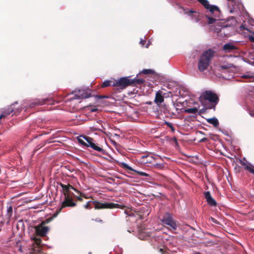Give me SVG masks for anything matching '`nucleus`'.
<instances>
[{"label":"nucleus","instance_id":"39448f33","mask_svg":"<svg viewBox=\"0 0 254 254\" xmlns=\"http://www.w3.org/2000/svg\"><path fill=\"white\" fill-rule=\"evenodd\" d=\"M161 221L166 227L174 231L177 229V224L169 212H166L161 218Z\"/></svg>","mask_w":254,"mask_h":254},{"label":"nucleus","instance_id":"2f4dec72","mask_svg":"<svg viewBox=\"0 0 254 254\" xmlns=\"http://www.w3.org/2000/svg\"><path fill=\"white\" fill-rule=\"evenodd\" d=\"M210 220H211V222H212L213 223H214L215 224L218 225L219 224V221H218L216 219H215L212 217H211Z\"/></svg>","mask_w":254,"mask_h":254},{"label":"nucleus","instance_id":"bb28decb","mask_svg":"<svg viewBox=\"0 0 254 254\" xmlns=\"http://www.w3.org/2000/svg\"><path fill=\"white\" fill-rule=\"evenodd\" d=\"M79 193L80 195H73L74 197H75L76 198V199H77L78 200L80 201H82V197H84L86 198H87L86 197H85L84 196V194H82L81 193Z\"/></svg>","mask_w":254,"mask_h":254},{"label":"nucleus","instance_id":"c9c22d12","mask_svg":"<svg viewBox=\"0 0 254 254\" xmlns=\"http://www.w3.org/2000/svg\"><path fill=\"white\" fill-rule=\"evenodd\" d=\"M232 66V64H229L228 66H223L222 67L226 68L230 67Z\"/></svg>","mask_w":254,"mask_h":254},{"label":"nucleus","instance_id":"79ce46f5","mask_svg":"<svg viewBox=\"0 0 254 254\" xmlns=\"http://www.w3.org/2000/svg\"><path fill=\"white\" fill-rule=\"evenodd\" d=\"M143 163H148V162H143Z\"/></svg>","mask_w":254,"mask_h":254},{"label":"nucleus","instance_id":"20e7f679","mask_svg":"<svg viewBox=\"0 0 254 254\" xmlns=\"http://www.w3.org/2000/svg\"><path fill=\"white\" fill-rule=\"evenodd\" d=\"M78 142L86 147H91L94 150L101 152L103 151V148L95 142L94 139L88 136L80 135L77 137Z\"/></svg>","mask_w":254,"mask_h":254},{"label":"nucleus","instance_id":"cd10ccee","mask_svg":"<svg viewBox=\"0 0 254 254\" xmlns=\"http://www.w3.org/2000/svg\"><path fill=\"white\" fill-rule=\"evenodd\" d=\"M153 70H152L151 69H143L141 71L142 73H143L145 74L152 73H153Z\"/></svg>","mask_w":254,"mask_h":254},{"label":"nucleus","instance_id":"f257e3e1","mask_svg":"<svg viewBox=\"0 0 254 254\" xmlns=\"http://www.w3.org/2000/svg\"><path fill=\"white\" fill-rule=\"evenodd\" d=\"M92 203L94 205V208L96 209H114V208H123L124 207L118 203H114L113 202L110 203H102L99 201H88L87 203L84 204V208L86 209H90L92 208L91 204Z\"/></svg>","mask_w":254,"mask_h":254},{"label":"nucleus","instance_id":"dca6fc26","mask_svg":"<svg viewBox=\"0 0 254 254\" xmlns=\"http://www.w3.org/2000/svg\"><path fill=\"white\" fill-rule=\"evenodd\" d=\"M194 106L192 107H190L185 109L184 112L187 113L195 114L198 113V109L200 106L198 103L193 102Z\"/></svg>","mask_w":254,"mask_h":254},{"label":"nucleus","instance_id":"4be33fe9","mask_svg":"<svg viewBox=\"0 0 254 254\" xmlns=\"http://www.w3.org/2000/svg\"><path fill=\"white\" fill-rule=\"evenodd\" d=\"M166 166V164L165 162H162V163H156L155 164H153L154 167L159 169H162L163 168H165Z\"/></svg>","mask_w":254,"mask_h":254},{"label":"nucleus","instance_id":"f8f14e48","mask_svg":"<svg viewBox=\"0 0 254 254\" xmlns=\"http://www.w3.org/2000/svg\"><path fill=\"white\" fill-rule=\"evenodd\" d=\"M76 205V203L72 200V197H64V201H63L62 206H61L60 210L66 207H74Z\"/></svg>","mask_w":254,"mask_h":254},{"label":"nucleus","instance_id":"c756f323","mask_svg":"<svg viewBox=\"0 0 254 254\" xmlns=\"http://www.w3.org/2000/svg\"><path fill=\"white\" fill-rule=\"evenodd\" d=\"M145 157H149L150 159H155V157L152 154H149L147 156L143 155L141 156V159H144Z\"/></svg>","mask_w":254,"mask_h":254},{"label":"nucleus","instance_id":"4c0bfd02","mask_svg":"<svg viewBox=\"0 0 254 254\" xmlns=\"http://www.w3.org/2000/svg\"><path fill=\"white\" fill-rule=\"evenodd\" d=\"M18 251H19V252L22 253V251L21 250V247L18 248Z\"/></svg>","mask_w":254,"mask_h":254},{"label":"nucleus","instance_id":"0eeeda50","mask_svg":"<svg viewBox=\"0 0 254 254\" xmlns=\"http://www.w3.org/2000/svg\"><path fill=\"white\" fill-rule=\"evenodd\" d=\"M60 185L62 188L63 193H64V197L70 196V197H72L74 195L73 192L71 191V190H73L77 192V193H80L79 191L70 184L66 185L63 183H60Z\"/></svg>","mask_w":254,"mask_h":254},{"label":"nucleus","instance_id":"423d86ee","mask_svg":"<svg viewBox=\"0 0 254 254\" xmlns=\"http://www.w3.org/2000/svg\"><path fill=\"white\" fill-rule=\"evenodd\" d=\"M218 99L217 95L210 91L204 92L199 97V100L202 104H203L205 100H208L211 102H217Z\"/></svg>","mask_w":254,"mask_h":254},{"label":"nucleus","instance_id":"6e6552de","mask_svg":"<svg viewBox=\"0 0 254 254\" xmlns=\"http://www.w3.org/2000/svg\"><path fill=\"white\" fill-rule=\"evenodd\" d=\"M45 223L42 222L41 224L34 227L35 233L40 237L45 236L49 231V228L45 226Z\"/></svg>","mask_w":254,"mask_h":254},{"label":"nucleus","instance_id":"2eb2a0df","mask_svg":"<svg viewBox=\"0 0 254 254\" xmlns=\"http://www.w3.org/2000/svg\"><path fill=\"white\" fill-rule=\"evenodd\" d=\"M205 198L206 199L207 204L211 206H216L217 205V202L213 197H211V194L209 191H205L204 192Z\"/></svg>","mask_w":254,"mask_h":254},{"label":"nucleus","instance_id":"f3484780","mask_svg":"<svg viewBox=\"0 0 254 254\" xmlns=\"http://www.w3.org/2000/svg\"><path fill=\"white\" fill-rule=\"evenodd\" d=\"M13 105L14 104L11 105L9 107H7L2 111V114L0 115V119H1L2 118H4L8 115H9L11 113L13 112Z\"/></svg>","mask_w":254,"mask_h":254},{"label":"nucleus","instance_id":"7ed1b4c3","mask_svg":"<svg viewBox=\"0 0 254 254\" xmlns=\"http://www.w3.org/2000/svg\"><path fill=\"white\" fill-rule=\"evenodd\" d=\"M143 81L144 80L142 79L134 78L130 79L129 76L123 77L118 80L115 79V84H113V86L117 87L118 89H123L131 84L142 83Z\"/></svg>","mask_w":254,"mask_h":254},{"label":"nucleus","instance_id":"72a5a7b5","mask_svg":"<svg viewBox=\"0 0 254 254\" xmlns=\"http://www.w3.org/2000/svg\"><path fill=\"white\" fill-rule=\"evenodd\" d=\"M94 221L99 223H103L102 220L100 218H96L95 219H94Z\"/></svg>","mask_w":254,"mask_h":254},{"label":"nucleus","instance_id":"b1692460","mask_svg":"<svg viewBox=\"0 0 254 254\" xmlns=\"http://www.w3.org/2000/svg\"><path fill=\"white\" fill-rule=\"evenodd\" d=\"M159 252L162 254H170L169 250L165 247L159 249Z\"/></svg>","mask_w":254,"mask_h":254},{"label":"nucleus","instance_id":"ea45409f","mask_svg":"<svg viewBox=\"0 0 254 254\" xmlns=\"http://www.w3.org/2000/svg\"><path fill=\"white\" fill-rule=\"evenodd\" d=\"M96 110H97V109H92V110H91V111H92V112H95V111H96Z\"/></svg>","mask_w":254,"mask_h":254},{"label":"nucleus","instance_id":"58836bf2","mask_svg":"<svg viewBox=\"0 0 254 254\" xmlns=\"http://www.w3.org/2000/svg\"><path fill=\"white\" fill-rule=\"evenodd\" d=\"M139 218L141 219H143V216H142V215H139Z\"/></svg>","mask_w":254,"mask_h":254},{"label":"nucleus","instance_id":"c85d7f7f","mask_svg":"<svg viewBox=\"0 0 254 254\" xmlns=\"http://www.w3.org/2000/svg\"><path fill=\"white\" fill-rule=\"evenodd\" d=\"M190 163L194 164L195 165H199L200 164L199 160H190Z\"/></svg>","mask_w":254,"mask_h":254},{"label":"nucleus","instance_id":"1a4fd4ad","mask_svg":"<svg viewBox=\"0 0 254 254\" xmlns=\"http://www.w3.org/2000/svg\"><path fill=\"white\" fill-rule=\"evenodd\" d=\"M75 97L73 98L75 99L88 98L91 95L90 91L87 89H80L77 91H75Z\"/></svg>","mask_w":254,"mask_h":254},{"label":"nucleus","instance_id":"37998d69","mask_svg":"<svg viewBox=\"0 0 254 254\" xmlns=\"http://www.w3.org/2000/svg\"><path fill=\"white\" fill-rule=\"evenodd\" d=\"M94 129L97 130V128H94Z\"/></svg>","mask_w":254,"mask_h":254},{"label":"nucleus","instance_id":"412c9836","mask_svg":"<svg viewBox=\"0 0 254 254\" xmlns=\"http://www.w3.org/2000/svg\"><path fill=\"white\" fill-rule=\"evenodd\" d=\"M235 48V46L231 44H225L223 46V50L226 52H229L231 51L232 50H234Z\"/></svg>","mask_w":254,"mask_h":254},{"label":"nucleus","instance_id":"e433bc0d","mask_svg":"<svg viewBox=\"0 0 254 254\" xmlns=\"http://www.w3.org/2000/svg\"><path fill=\"white\" fill-rule=\"evenodd\" d=\"M206 139H206V138L204 137V138H202V139L200 140V142H204V141L206 140Z\"/></svg>","mask_w":254,"mask_h":254},{"label":"nucleus","instance_id":"aec40b11","mask_svg":"<svg viewBox=\"0 0 254 254\" xmlns=\"http://www.w3.org/2000/svg\"><path fill=\"white\" fill-rule=\"evenodd\" d=\"M207 123L213 125L215 127H217L219 125L218 120L216 118H212L206 120Z\"/></svg>","mask_w":254,"mask_h":254},{"label":"nucleus","instance_id":"f03ea898","mask_svg":"<svg viewBox=\"0 0 254 254\" xmlns=\"http://www.w3.org/2000/svg\"><path fill=\"white\" fill-rule=\"evenodd\" d=\"M213 55V51L210 49L206 51L202 54L198 62V68L199 71H203L207 69Z\"/></svg>","mask_w":254,"mask_h":254},{"label":"nucleus","instance_id":"9d476101","mask_svg":"<svg viewBox=\"0 0 254 254\" xmlns=\"http://www.w3.org/2000/svg\"><path fill=\"white\" fill-rule=\"evenodd\" d=\"M198 1L211 13H213L215 11H220V9L217 6L210 4L207 0H198Z\"/></svg>","mask_w":254,"mask_h":254},{"label":"nucleus","instance_id":"4468645a","mask_svg":"<svg viewBox=\"0 0 254 254\" xmlns=\"http://www.w3.org/2000/svg\"><path fill=\"white\" fill-rule=\"evenodd\" d=\"M120 166H121L122 168L126 169L129 171H133L141 176L148 177V174H147L146 173L135 170L134 169L130 167V166H128V165H127L126 163H121V164H120Z\"/></svg>","mask_w":254,"mask_h":254},{"label":"nucleus","instance_id":"6ab92c4d","mask_svg":"<svg viewBox=\"0 0 254 254\" xmlns=\"http://www.w3.org/2000/svg\"><path fill=\"white\" fill-rule=\"evenodd\" d=\"M113 84H115V79L111 78L109 80H105L103 83L102 87H105L110 85L113 86Z\"/></svg>","mask_w":254,"mask_h":254},{"label":"nucleus","instance_id":"7c9ffc66","mask_svg":"<svg viewBox=\"0 0 254 254\" xmlns=\"http://www.w3.org/2000/svg\"><path fill=\"white\" fill-rule=\"evenodd\" d=\"M207 18L208 19V23L209 24H212L215 22L216 21V19L212 17H207Z\"/></svg>","mask_w":254,"mask_h":254},{"label":"nucleus","instance_id":"a878e982","mask_svg":"<svg viewBox=\"0 0 254 254\" xmlns=\"http://www.w3.org/2000/svg\"><path fill=\"white\" fill-rule=\"evenodd\" d=\"M12 215V207L9 206L8 208H7V216L8 218H10L11 215Z\"/></svg>","mask_w":254,"mask_h":254},{"label":"nucleus","instance_id":"473e14b6","mask_svg":"<svg viewBox=\"0 0 254 254\" xmlns=\"http://www.w3.org/2000/svg\"><path fill=\"white\" fill-rule=\"evenodd\" d=\"M248 38H249V39L250 40V41H251L252 42L254 43V36L249 35L248 36Z\"/></svg>","mask_w":254,"mask_h":254},{"label":"nucleus","instance_id":"ddd939ff","mask_svg":"<svg viewBox=\"0 0 254 254\" xmlns=\"http://www.w3.org/2000/svg\"><path fill=\"white\" fill-rule=\"evenodd\" d=\"M195 229L189 227V229L186 231L185 233V238L187 241H193L195 238Z\"/></svg>","mask_w":254,"mask_h":254},{"label":"nucleus","instance_id":"9b49d317","mask_svg":"<svg viewBox=\"0 0 254 254\" xmlns=\"http://www.w3.org/2000/svg\"><path fill=\"white\" fill-rule=\"evenodd\" d=\"M241 165L244 167L245 170L250 172L254 175V166L250 163L247 161V160H236Z\"/></svg>","mask_w":254,"mask_h":254},{"label":"nucleus","instance_id":"f704fd0d","mask_svg":"<svg viewBox=\"0 0 254 254\" xmlns=\"http://www.w3.org/2000/svg\"><path fill=\"white\" fill-rule=\"evenodd\" d=\"M145 40H143L142 39H141L140 41V43L143 46L144 44H145Z\"/></svg>","mask_w":254,"mask_h":254},{"label":"nucleus","instance_id":"393cba45","mask_svg":"<svg viewBox=\"0 0 254 254\" xmlns=\"http://www.w3.org/2000/svg\"><path fill=\"white\" fill-rule=\"evenodd\" d=\"M32 240L34 241L35 243L37 244V246H40L41 240L40 238L34 237H33Z\"/></svg>","mask_w":254,"mask_h":254},{"label":"nucleus","instance_id":"5701e85b","mask_svg":"<svg viewBox=\"0 0 254 254\" xmlns=\"http://www.w3.org/2000/svg\"><path fill=\"white\" fill-rule=\"evenodd\" d=\"M241 77L244 78H254V73L251 72H247L241 75Z\"/></svg>","mask_w":254,"mask_h":254},{"label":"nucleus","instance_id":"a211bd4d","mask_svg":"<svg viewBox=\"0 0 254 254\" xmlns=\"http://www.w3.org/2000/svg\"><path fill=\"white\" fill-rule=\"evenodd\" d=\"M164 101V97L162 94V91H158L156 93V96L154 100L155 103L158 105H160Z\"/></svg>","mask_w":254,"mask_h":254},{"label":"nucleus","instance_id":"a19ab883","mask_svg":"<svg viewBox=\"0 0 254 254\" xmlns=\"http://www.w3.org/2000/svg\"><path fill=\"white\" fill-rule=\"evenodd\" d=\"M250 115L251 116H254V113H251Z\"/></svg>","mask_w":254,"mask_h":254}]
</instances>
